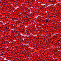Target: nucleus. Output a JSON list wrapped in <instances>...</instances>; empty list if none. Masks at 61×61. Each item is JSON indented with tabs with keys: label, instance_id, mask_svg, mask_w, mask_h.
<instances>
[{
	"label": "nucleus",
	"instance_id": "1",
	"mask_svg": "<svg viewBox=\"0 0 61 61\" xmlns=\"http://www.w3.org/2000/svg\"><path fill=\"white\" fill-rule=\"evenodd\" d=\"M46 23H48V20H46Z\"/></svg>",
	"mask_w": 61,
	"mask_h": 61
},
{
	"label": "nucleus",
	"instance_id": "4",
	"mask_svg": "<svg viewBox=\"0 0 61 61\" xmlns=\"http://www.w3.org/2000/svg\"><path fill=\"white\" fill-rule=\"evenodd\" d=\"M37 61H39L38 60H37Z\"/></svg>",
	"mask_w": 61,
	"mask_h": 61
},
{
	"label": "nucleus",
	"instance_id": "3",
	"mask_svg": "<svg viewBox=\"0 0 61 61\" xmlns=\"http://www.w3.org/2000/svg\"><path fill=\"white\" fill-rule=\"evenodd\" d=\"M5 29H7V27H6Z\"/></svg>",
	"mask_w": 61,
	"mask_h": 61
},
{
	"label": "nucleus",
	"instance_id": "2",
	"mask_svg": "<svg viewBox=\"0 0 61 61\" xmlns=\"http://www.w3.org/2000/svg\"><path fill=\"white\" fill-rule=\"evenodd\" d=\"M3 55H4V54L1 53V56H3Z\"/></svg>",
	"mask_w": 61,
	"mask_h": 61
},
{
	"label": "nucleus",
	"instance_id": "5",
	"mask_svg": "<svg viewBox=\"0 0 61 61\" xmlns=\"http://www.w3.org/2000/svg\"><path fill=\"white\" fill-rule=\"evenodd\" d=\"M1 3L0 2V4H1Z\"/></svg>",
	"mask_w": 61,
	"mask_h": 61
}]
</instances>
